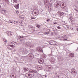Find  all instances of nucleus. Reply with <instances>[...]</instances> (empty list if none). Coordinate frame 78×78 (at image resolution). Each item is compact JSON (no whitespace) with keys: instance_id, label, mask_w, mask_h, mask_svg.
<instances>
[{"instance_id":"nucleus-1","label":"nucleus","mask_w":78,"mask_h":78,"mask_svg":"<svg viewBox=\"0 0 78 78\" xmlns=\"http://www.w3.org/2000/svg\"><path fill=\"white\" fill-rule=\"evenodd\" d=\"M47 59L49 60L52 64H53V63H55V62L56 60L55 58H53L51 57V55H48V58H47Z\"/></svg>"},{"instance_id":"nucleus-2","label":"nucleus","mask_w":78,"mask_h":78,"mask_svg":"<svg viewBox=\"0 0 78 78\" xmlns=\"http://www.w3.org/2000/svg\"><path fill=\"white\" fill-rule=\"evenodd\" d=\"M51 2V1L50 0L48 1V0H46V1L44 2V5L46 8H48V3L50 4Z\"/></svg>"},{"instance_id":"nucleus-3","label":"nucleus","mask_w":78,"mask_h":78,"mask_svg":"<svg viewBox=\"0 0 78 78\" xmlns=\"http://www.w3.org/2000/svg\"><path fill=\"white\" fill-rule=\"evenodd\" d=\"M46 70L48 72L51 70V69H52V66L50 65H47L46 66Z\"/></svg>"},{"instance_id":"nucleus-4","label":"nucleus","mask_w":78,"mask_h":78,"mask_svg":"<svg viewBox=\"0 0 78 78\" xmlns=\"http://www.w3.org/2000/svg\"><path fill=\"white\" fill-rule=\"evenodd\" d=\"M28 58H29L30 59H32L34 58V55L31 53H29L27 55Z\"/></svg>"},{"instance_id":"nucleus-5","label":"nucleus","mask_w":78,"mask_h":78,"mask_svg":"<svg viewBox=\"0 0 78 78\" xmlns=\"http://www.w3.org/2000/svg\"><path fill=\"white\" fill-rule=\"evenodd\" d=\"M21 52L23 53V54H27L28 53V52L27 50H24L23 49H21Z\"/></svg>"},{"instance_id":"nucleus-6","label":"nucleus","mask_w":78,"mask_h":78,"mask_svg":"<svg viewBox=\"0 0 78 78\" xmlns=\"http://www.w3.org/2000/svg\"><path fill=\"white\" fill-rule=\"evenodd\" d=\"M7 48L9 50H12V49L14 48V45L12 44H9L7 47Z\"/></svg>"},{"instance_id":"nucleus-7","label":"nucleus","mask_w":78,"mask_h":78,"mask_svg":"<svg viewBox=\"0 0 78 78\" xmlns=\"http://www.w3.org/2000/svg\"><path fill=\"white\" fill-rule=\"evenodd\" d=\"M44 59L43 58H41L39 59V60L38 61V63L39 64H44Z\"/></svg>"},{"instance_id":"nucleus-8","label":"nucleus","mask_w":78,"mask_h":78,"mask_svg":"<svg viewBox=\"0 0 78 78\" xmlns=\"http://www.w3.org/2000/svg\"><path fill=\"white\" fill-rule=\"evenodd\" d=\"M75 55L73 53H70L69 54V58H73L74 57Z\"/></svg>"},{"instance_id":"nucleus-9","label":"nucleus","mask_w":78,"mask_h":78,"mask_svg":"<svg viewBox=\"0 0 78 78\" xmlns=\"http://www.w3.org/2000/svg\"><path fill=\"white\" fill-rule=\"evenodd\" d=\"M59 6H60V4L58 3H57V4L56 3H55L54 4V6L56 8H58Z\"/></svg>"},{"instance_id":"nucleus-10","label":"nucleus","mask_w":78,"mask_h":78,"mask_svg":"<svg viewBox=\"0 0 78 78\" xmlns=\"http://www.w3.org/2000/svg\"><path fill=\"white\" fill-rule=\"evenodd\" d=\"M14 7H15V8L16 9H19V4H17L16 5H15L14 6Z\"/></svg>"},{"instance_id":"nucleus-11","label":"nucleus","mask_w":78,"mask_h":78,"mask_svg":"<svg viewBox=\"0 0 78 78\" xmlns=\"http://www.w3.org/2000/svg\"><path fill=\"white\" fill-rule=\"evenodd\" d=\"M69 19H70L71 22H73V20H74L73 17L72 16H71L70 17H69Z\"/></svg>"},{"instance_id":"nucleus-12","label":"nucleus","mask_w":78,"mask_h":78,"mask_svg":"<svg viewBox=\"0 0 78 78\" xmlns=\"http://www.w3.org/2000/svg\"><path fill=\"white\" fill-rule=\"evenodd\" d=\"M52 30H53V31L54 32L55 34H54V35H56V31L57 30L56 29H55L54 28H52Z\"/></svg>"},{"instance_id":"nucleus-13","label":"nucleus","mask_w":78,"mask_h":78,"mask_svg":"<svg viewBox=\"0 0 78 78\" xmlns=\"http://www.w3.org/2000/svg\"><path fill=\"white\" fill-rule=\"evenodd\" d=\"M39 10L38 9L36 10L35 12H34V14H37V15L39 14Z\"/></svg>"},{"instance_id":"nucleus-14","label":"nucleus","mask_w":78,"mask_h":78,"mask_svg":"<svg viewBox=\"0 0 78 78\" xmlns=\"http://www.w3.org/2000/svg\"><path fill=\"white\" fill-rule=\"evenodd\" d=\"M7 33L8 34H10L11 36L12 35V33L9 31H7Z\"/></svg>"},{"instance_id":"nucleus-15","label":"nucleus","mask_w":78,"mask_h":78,"mask_svg":"<svg viewBox=\"0 0 78 78\" xmlns=\"http://www.w3.org/2000/svg\"><path fill=\"white\" fill-rule=\"evenodd\" d=\"M37 51H38L39 52H42V50L41 49H37Z\"/></svg>"},{"instance_id":"nucleus-16","label":"nucleus","mask_w":78,"mask_h":78,"mask_svg":"<svg viewBox=\"0 0 78 78\" xmlns=\"http://www.w3.org/2000/svg\"><path fill=\"white\" fill-rule=\"evenodd\" d=\"M6 12V11L5 10H2L1 11V13L2 14H4V13H5Z\"/></svg>"},{"instance_id":"nucleus-17","label":"nucleus","mask_w":78,"mask_h":78,"mask_svg":"<svg viewBox=\"0 0 78 78\" xmlns=\"http://www.w3.org/2000/svg\"><path fill=\"white\" fill-rule=\"evenodd\" d=\"M59 12V16H63V15L64 14V12Z\"/></svg>"},{"instance_id":"nucleus-18","label":"nucleus","mask_w":78,"mask_h":78,"mask_svg":"<svg viewBox=\"0 0 78 78\" xmlns=\"http://www.w3.org/2000/svg\"><path fill=\"white\" fill-rule=\"evenodd\" d=\"M49 44L51 45H53L54 44V41H50V42H49Z\"/></svg>"},{"instance_id":"nucleus-19","label":"nucleus","mask_w":78,"mask_h":78,"mask_svg":"<svg viewBox=\"0 0 78 78\" xmlns=\"http://www.w3.org/2000/svg\"><path fill=\"white\" fill-rule=\"evenodd\" d=\"M60 17L59 18V19L60 20H62V19H63V15H62V16H60Z\"/></svg>"},{"instance_id":"nucleus-20","label":"nucleus","mask_w":78,"mask_h":78,"mask_svg":"<svg viewBox=\"0 0 78 78\" xmlns=\"http://www.w3.org/2000/svg\"><path fill=\"white\" fill-rule=\"evenodd\" d=\"M30 28H31V30H34V31L35 30V27H33V26H31L30 27Z\"/></svg>"},{"instance_id":"nucleus-21","label":"nucleus","mask_w":78,"mask_h":78,"mask_svg":"<svg viewBox=\"0 0 78 78\" xmlns=\"http://www.w3.org/2000/svg\"><path fill=\"white\" fill-rule=\"evenodd\" d=\"M71 73H74L75 75H76V71H73L71 72Z\"/></svg>"},{"instance_id":"nucleus-22","label":"nucleus","mask_w":78,"mask_h":78,"mask_svg":"<svg viewBox=\"0 0 78 78\" xmlns=\"http://www.w3.org/2000/svg\"><path fill=\"white\" fill-rule=\"evenodd\" d=\"M23 69L24 70L25 72H27L28 70V68H24Z\"/></svg>"},{"instance_id":"nucleus-23","label":"nucleus","mask_w":78,"mask_h":78,"mask_svg":"<svg viewBox=\"0 0 78 78\" xmlns=\"http://www.w3.org/2000/svg\"><path fill=\"white\" fill-rule=\"evenodd\" d=\"M27 75H28V76H32V74H31V73H27L26 74Z\"/></svg>"},{"instance_id":"nucleus-24","label":"nucleus","mask_w":78,"mask_h":78,"mask_svg":"<svg viewBox=\"0 0 78 78\" xmlns=\"http://www.w3.org/2000/svg\"><path fill=\"white\" fill-rule=\"evenodd\" d=\"M14 24H15L16 25H17L18 24V22L16 21H15L14 22Z\"/></svg>"},{"instance_id":"nucleus-25","label":"nucleus","mask_w":78,"mask_h":78,"mask_svg":"<svg viewBox=\"0 0 78 78\" xmlns=\"http://www.w3.org/2000/svg\"><path fill=\"white\" fill-rule=\"evenodd\" d=\"M66 9H67V7H66V5H65L63 7V10H66Z\"/></svg>"},{"instance_id":"nucleus-26","label":"nucleus","mask_w":78,"mask_h":78,"mask_svg":"<svg viewBox=\"0 0 78 78\" xmlns=\"http://www.w3.org/2000/svg\"><path fill=\"white\" fill-rule=\"evenodd\" d=\"M33 73H37V71L34 70H33Z\"/></svg>"},{"instance_id":"nucleus-27","label":"nucleus","mask_w":78,"mask_h":78,"mask_svg":"<svg viewBox=\"0 0 78 78\" xmlns=\"http://www.w3.org/2000/svg\"><path fill=\"white\" fill-rule=\"evenodd\" d=\"M50 31H51V30H50V29H48L47 30V32L48 33H49V32H50Z\"/></svg>"},{"instance_id":"nucleus-28","label":"nucleus","mask_w":78,"mask_h":78,"mask_svg":"<svg viewBox=\"0 0 78 78\" xmlns=\"http://www.w3.org/2000/svg\"><path fill=\"white\" fill-rule=\"evenodd\" d=\"M56 16H59V12H58L56 14Z\"/></svg>"},{"instance_id":"nucleus-29","label":"nucleus","mask_w":78,"mask_h":78,"mask_svg":"<svg viewBox=\"0 0 78 78\" xmlns=\"http://www.w3.org/2000/svg\"><path fill=\"white\" fill-rule=\"evenodd\" d=\"M13 3H17V0H13Z\"/></svg>"},{"instance_id":"nucleus-30","label":"nucleus","mask_w":78,"mask_h":78,"mask_svg":"<svg viewBox=\"0 0 78 78\" xmlns=\"http://www.w3.org/2000/svg\"><path fill=\"white\" fill-rule=\"evenodd\" d=\"M40 26H41L39 25H38L36 26V27H37V28H39Z\"/></svg>"},{"instance_id":"nucleus-31","label":"nucleus","mask_w":78,"mask_h":78,"mask_svg":"<svg viewBox=\"0 0 78 78\" xmlns=\"http://www.w3.org/2000/svg\"><path fill=\"white\" fill-rule=\"evenodd\" d=\"M33 70L32 69H30L29 70L30 72H31V73H33Z\"/></svg>"},{"instance_id":"nucleus-32","label":"nucleus","mask_w":78,"mask_h":78,"mask_svg":"<svg viewBox=\"0 0 78 78\" xmlns=\"http://www.w3.org/2000/svg\"><path fill=\"white\" fill-rule=\"evenodd\" d=\"M19 37L21 39H23L24 37L23 36H20Z\"/></svg>"},{"instance_id":"nucleus-33","label":"nucleus","mask_w":78,"mask_h":78,"mask_svg":"<svg viewBox=\"0 0 78 78\" xmlns=\"http://www.w3.org/2000/svg\"><path fill=\"white\" fill-rule=\"evenodd\" d=\"M43 57L44 58H47V56H46V55H44Z\"/></svg>"},{"instance_id":"nucleus-34","label":"nucleus","mask_w":78,"mask_h":78,"mask_svg":"<svg viewBox=\"0 0 78 78\" xmlns=\"http://www.w3.org/2000/svg\"><path fill=\"white\" fill-rule=\"evenodd\" d=\"M4 41L5 42H6L7 41V40H6V39H3Z\"/></svg>"},{"instance_id":"nucleus-35","label":"nucleus","mask_w":78,"mask_h":78,"mask_svg":"<svg viewBox=\"0 0 78 78\" xmlns=\"http://www.w3.org/2000/svg\"><path fill=\"white\" fill-rule=\"evenodd\" d=\"M46 21L48 22H50V19H48Z\"/></svg>"},{"instance_id":"nucleus-36","label":"nucleus","mask_w":78,"mask_h":78,"mask_svg":"<svg viewBox=\"0 0 78 78\" xmlns=\"http://www.w3.org/2000/svg\"><path fill=\"white\" fill-rule=\"evenodd\" d=\"M57 28L59 30L61 29V27H60L59 26H58L57 27Z\"/></svg>"},{"instance_id":"nucleus-37","label":"nucleus","mask_w":78,"mask_h":78,"mask_svg":"<svg viewBox=\"0 0 78 78\" xmlns=\"http://www.w3.org/2000/svg\"><path fill=\"white\" fill-rule=\"evenodd\" d=\"M22 20H21L19 22L21 24L22 23Z\"/></svg>"},{"instance_id":"nucleus-38","label":"nucleus","mask_w":78,"mask_h":78,"mask_svg":"<svg viewBox=\"0 0 78 78\" xmlns=\"http://www.w3.org/2000/svg\"><path fill=\"white\" fill-rule=\"evenodd\" d=\"M37 33H41V31L39 30V31H37Z\"/></svg>"},{"instance_id":"nucleus-39","label":"nucleus","mask_w":78,"mask_h":78,"mask_svg":"<svg viewBox=\"0 0 78 78\" xmlns=\"http://www.w3.org/2000/svg\"><path fill=\"white\" fill-rule=\"evenodd\" d=\"M66 35L65 36H63L62 37V38H64V37H66Z\"/></svg>"},{"instance_id":"nucleus-40","label":"nucleus","mask_w":78,"mask_h":78,"mask_svg":"<svg viewBox=\"0 0 78 78\" xmlns=\"http://www.w3.org/2000/svg\"><path fill=\"white\" fill-rule=\"evenodd\" d=\"M40 55V54H37V56H39Z\"/></svg>"},{"instance_id":"nucleus-41","label":"nucleus","mask_w":78,"mask_h":78,"mask_svg":"<svg viewBox=\"0 0 78 78\" xmlns=\"http://www.w3.org/2000/svg\"><path fill=\"white\" fill-rule=\"evenodd\" d=\"M31 19H35V18H34V17H31Z\"/></svg>"},{"instance_id":"nucleus-42","label":"nucleus","mask_w":78,"mask_h":78,"mask_svg":"<svg viewBox=\"0 0 78 78\" xmlns=\"http://www.w3.org/2000/svg\"><path fill=\"white\" fill-rule=\"evenodd\" d=\"M44 34H49V32H45V33H44Z\"/></svg>"},{"instance_id":"nucleus-43","label":"nucleus","mask_w":78,"mask_h":78,"mask_svg":"<svg viewBox=\"0 0 78 78\" xmlns=\"http://www.w3.org/2000/svg\"><path fill=\"white\" fill-rule=\"evenodd\" d=\"M9 23H12V22H11V20H9Z\"/></svg>"},{"instance_id":"nucleus-44","label":"nucleus","mask_w":78,"mask_h":78,"mask_svg":"<svg viewBox=\"0 0 78 78\" xmlns=\"http://www.w3.org/2000/svg\"><path fill=\"white\" fill-rule=\"evenodd\" d=\"M51 35H53V32H52L51 34Z\"/></svg>"},{"instance_id":"nucleus-45","label":"nucleus","mask_w":78,"mask_h":78,"mask_svg":"<svg viewBox=\"0 0 78 78\" xmlns=\"http://www.w3.org/2000/svg\"><path fill=\"white\" fill-rule=\"evenodd\" d=\"M64 5H65V4H64V3H63V4H62V6H64Z\"/></svg>"},{"instance_id":"nucleus-46","label":"nucleus","mask_w":78,"mask_h":78,"mask_svg":"<svg viewBox=\"0 0 78 78\" xmlns=\"http://www.w3.org/2000/svg\"><path fill=\"white\" fill-rule=\"evenodd\" d=\"M43 76H44L45 78H47V75H43Z\"/></svg>"},{"instance_id":"nucleus-47","label":"nucleus","mask_w":78,"mask_h":78,"mask_svg":"<svg viewBox=\"0 0 78 78\" xmlns=\"http://www.w3.org/2000/svg\"><path fill=\"white\" fill-rule=\"evenodd\" d=\"M7 4H8V5H9V0H7Z\"/></svg>"},{"instance_id":"nucleus-48","label":"nucleus","mask_w":78,"mask_h":78,"mask_svg":"<svg viewBox=\"0 0 78 78\" xmlns=\"http://www.w3.org/2000/svg\"><path fill=\"white\" fill-rule=\"evenodd\" d=\"M38 67L39 69H41V66H38Z\"/></svg>"},{"instance_id":"nucleus-49","label":"nucleus","mask_w":78,"mask_h":78,"mask_svg":"<svg viewBox=\"0 0 78 78\" xmlns=\"http://www.w3.org/2000/svg\"><path fill=\"white\" fill-rule=\"evenodd\" d=\"M12 77H14V74L12 75Z\"/></svg>"},{"instance_id":"nucleus-50","label":"nucleus","mask_w":78,"mask_h":78,"mask_svg":"<svg viewBox=\"0 0 78 78\" xmlns=\"http://www.w3.org/2000/svg\"><path fill=\"white\" fill-rule=\"evenodd\" d=\"M76 30H77V31H78V28H76Z\"/></svg>"},{"instance_id":"nucleus-51","label":"nucleus","mask_w":78,"mask_h":78,"mask_svg":"<svg viewBox=\"0 0 78 78\" xmlns=\"http://www.w3.org/2000/svg\"><path fill=\"white\" fill-rule=\"evenodd\" d=\"M64 41H67V39H64Z\"/></svg>"},{"instance_id":"nucleus-52","label":"nucleus","mask_w":78,"mask_h":78,"mask_svg":"<svg viewBox=\"0 0 78 78\" xmlns=\"http://www.w3.org/2000/svg\"><path fill=\"white\" fill-rule=\"evenodd\" d=\"M54 24H57V23H54Z\"/></svg>"},{"instance_id":"nucleus-53","label":"nucleus","mask_w":78,"mask_h":78,"mask_svg":"<svg viewBox=\"0 0 78 78\" xmlns=\"http://www.w3.org/2000/svg\"><path fill=\"white\" fill-rule=\"evenodd\" d=\"M17 12V14H18V13H19V11H17V12Z\"/></svg>"},{"instance_id":"nucleus-54","label":"nucleus","mask_w":78,"mask_h":78,"mask_svg":"<svg viewBox=\"0 0 78 78\" xmlns=\"http://www.w3.org/2000/svg\"><path fill=\"white\" fill-rule=\"evenodd\" d=\"M56 74H57V73H55V75H56Z\"/></svg>"},{"instance_id":"nucleus-55","label":"nucleus","mask_w":78,"mask_h":78,"mask_svg":"<svg viewBox=\"0 0 78 78\" xmlns=\"http://www.w3.org/2000/svg\"><path fill=\"white\" fill-rule=\"evenodd\" d=\"M14 78H16V76H14Z\"/></svg>"},{"instance_id":"nucleus-56","label":"nucleus","mask_w":78,"mask_h":78,"mask_svg":"<svg viewBox=\"0 0 78 78\" xmlns=\"http://www.w3.org/2000/svg\"><path fill=\"white\" fill-rule=\"evenodd\" d=\"M75 11H77V10H76V9H75Z\"/></svg>"},{"instance_id":"nucleus-57","label":"nucleus","mask_w":78,"mask_h":78,"mask_svg":"<svg viewBox=\"0 0 78 78\" xmlns=\"http://www.w3.org/2000/svg\"><path fill=\"white\" fill-rule=\"evenodd\" d=\"M78 50V48H77V49L76 50V51H77V50Z\"/></svg>"},{"instance_id":"nucleus-58","label":"nucleus","mask_w":78,"mask_h":78,"mask_svg":"<svg viewBox=\"0 0 78 78\" xmlns=\"http://www.w3.org/2000/svg\"><path fill=\"white\" fill-rule=\"evenodd\" d=\"M1 8V6L0 5V8Z\"/></svg>"},{"instance_id":"nucleus-59","label":"nucleus","mask_w":78,"mask_h":78,"mask_svg":"<svg viewBox=\"0 0 78 78\" xmlns=\"http://www.w3.org/2000/svg\"><path fill=\"white\" fill-rule=\"evenodd\" d=\"M72 44V43L70 44Z\"/></svg>"},{"instance_id":"nucleus-60","label":"nucleus","mask_w":78,"mask_h":78,"mask_svg":"<svg viewBox=\"0 0 78 78\" xmlns=\"http://www.w3.org/2000/svg\"><path fill=\"white\" fill-rule=\"evenodd\" d=\"M41 49V48H40V49Z\"/></svg>"}]
</instances>
